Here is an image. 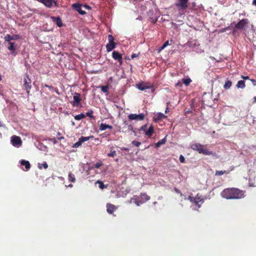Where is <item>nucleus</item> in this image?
Masks as SVG:
<instances>
[{"instance_id":"nucleus-1","label":"nucleus","mask_w":256,"mask_h":256,"mask_svg":"<svg viewBox=\"0 0 256 256\" xmlns=\"http://www.w3.org/2000/svg\"><path fill=\"white\" fill-rule=\"evenodd\" d=\"M244 191L236 188H224L220 193L222 198L227 200L240 199L244 197Z\"/></svg>"},{"instance_id":"nucleus-2","label":"nucleus","mask_w":256,"mask_h":256,"mask_svg":"<svg viewBox=\"0 0 256 256\" xmlns=\"http://www.w3.org/2000/svg\"><path fill=\"white\" fill-rule=\"evenodd\" d=\"M190 148L204 155H212L213 152L206 148V145H202L199 143H194L190 144Z\"/></svg>"},{"instance_id":"nucleus-3","label":"nucleus","mask_w":256,"mask_h":256,"mask_svg":"<svg viewBox=\"0 0 256 256\" xmlns=\"http://www.w3.org/2000/svg\"><path fill=\"white\" fill-rule=\"evenodd\" d=\"M188 199L192 203L194 204L196 206H198V208L200 207V205L204 202V200L202 198V196H199L198 194L195 196H189Z\"/></svg>"},{"instance_id":"nucleus-4","label":"nucleus","mask_w":256,"mask_h":256,"mask_svg":"<svg viewBox=\"0 0 256 256\" xmlns=\"http://www.w3.org/2000/svg\"><path fill=\"white\" fill-rule=\"evenodd\" d=\"M175 6L180 10H184L188 6V0H177Z\"/></svg>"},{"instance_id":"nucleus-5","label":"nucleus","mask_w":256,"mask_h":256,"mask_svg":"<svg viewBox=\"0 0 256 256\" xmlns=\"http://www.w3.org/2000/svg\"><path fill=\"white\" fill-rule=\"evenodd\" d=\"M74 100L70 102V104L74 107L81 106L80 102L82 101L81 96L80 94L75 92L73 97Z\"/></svg>"},{"instance_id":"nucleus-6","label":"nucleus","mask_w":256,"mask_h":256,"mask_svg":"<svg viewBox=\"0 0 256 256\" xmlns=\"http://www.w3.org/2000/svg\"><path fill=\"white\" fill-rule=\"evenodd\" d=\"M249 22L248 19L244 18L238 22L234 26L236 29L243 30L247 26Z\"/></svg>"},{"instance_id":"nucleus-7","label":"nucleus","mask_w":256,"mask_h":256,"mask_svg":"<svg viewBox=\"0 0 256 256\" xmlns=\"http://www.w3.org/2000/svg\"><path fill=\"white\" fill-rule=\"evenodd\" d=\"M11 142L14 146L19 147L22 144L20 138L18 136H13L11 138Z\"/></svg>"},{"instance_id":"nucleus-8","label":"nucleus","mask_w":256,"mask_h":256,"mask_svg":"<svg viewBox=\"0 0 256 256\" xmlns=\"http://www.w3.org/2000/svg\"><path fill=\"white\" fill-rule=\"evenodd\" d=\"M138 202H140L139 206L148 200H150V197L149 196H148L146 193L144 192L140 193V196H138Z\"/></svg>"},{"instance_id":"nucleus-9","label":"nucleus","mask_w":256,"mask_h":256,"mask_svg":"<svg viewBox=\"0 0 256 256\" xmlns=\"http://www.w3.org/2000/svg\"><path fill=\"white\" fill-rule=\"evenodd\" d=\"M24 89L26 90L28 94H29L30 90L32 88V86L31 80L28 75L26 76V78L24 79Z\"/></svg>"},{"instance_id":"nucleus-10","label":"nucleus","mask_w":256,"mask_h":256,"mask_svg":"<svg viewBox=\"0 0 256 256\" xmlns=\"http://www.w3.org/2000/svg\"><path fill=\"white\" fill-rule=\"evenodd\" d=\"M128 119L130 120H144V115L143 114H130L128 116Z\"/></svg>"},{"instance_id":"nucleus-11","label":"nucleus","mask_w":256,"mask_h":256,"mask_svg":"<svg viewBox=\"0 0 256 256\" xmlns=\"http://www.w3.org/2000/svg\"><path fill=\"white\" fill-rule=\"evenodd\" d=\"M112 57L114 60H118L120 65L122 64V55L118 52L114 51L112 53Z\"/></svg>"},{"instance_id":"nucleus-12","label":"nucleus","mask_w":256,"mask_h":256,"mask_svg":"<svg viewBox=\"0 0 256 256\" xmlns=\"http://www.w3.org/2000/svg\"><path fill=\"white\" fill-rule=\"evenodd\" d=\"M37 1L42 2L48 8H52L53 4L56 6V2L55 0H36Z\"/></svg>"},{"instance_id":"nucleus-13","label":"nucleus","mask_w":256,"mask_h":256,"mask_svg":"<svg viewBox=\"0 0 256 256\" xmlns=\"http://www.w3.org/2000/svg\"><path fill=\"white\" fill-rule=\"evenodd\" d=\"M82 5L78 3H74L72 4V7L78 12L80 14L84 15L86 14V12L82 10Z\"/></svg>"},{"instance_id":"nucleus-14","label":"nucleus","mask_w":256,"mask_h":256,"mask_svg":"<svg viewBox=\"0 0 256 256\" xmlns=\"http://www.w3.org/2000/svg\"><path fill=\"white\" fill-rule=\"evenodd\" d=\"M51 18L52 19V21L54 22L58 27L62 26L63 24L60 17L52 16Z\"/></svg>"},{"instance_id":"nucleus-15","label":"nucleus","mask_w":256,"mask_h":256,"mask_svg":"<svg viewBox=\"0 0 256 256\" xmlns=\"http://www.w3.org/2000/svg\"><path fill=\"white\" fill-rule=\"evenodd\" d=\"M116 208V206L112 204H106V211L110 214H112Z\"/></svg>"},{"instance_id":"nucleus-16","label":"nucleus","mask_w":256,"mask_h":256,"mask_svg":"<svg viewBox=\"0 0 256 256\" xmlns=\"http://www.w3.org/2000/svg\"><path fill=\"white\" fill-rule=\"evenodd\" d=\"M8 50L10 51V52L12 54L16 55V46L14 42H8Z\"/></svg>"},{"instance_id":"nucleus-17","label":"nucleus","mask_w":256,"mask_h":256,"mask_svg":"<svg viewBox=\"0 0 256 256\" xmlns=\"http://www.w3.org/2000/svg\"><path fill=\"white\" fill-rule=\"evenodd\" d=\"M4 38L6 41L8 42H12L11 40H16L18 38V35H14L13 36H10V34H6Z\"/></svg>"},{"instance_id":"nucleus-18","label":"nucleus","mask_w":256,"mask_h":256,"mask_svg":"<svg viewBox=\"0 0 256 256\" xmlns=\"http://www.w3.org/2000/svg\"><path fill=\"white\" fill-rule=\"evenodd\" d=\"M116 42H112V43L108 42L106 46V50L108 52H110L112 51L113 49H114L116 48Z\"/></svg>"},{"instance_id":"nucleus-19","label":"nucleus","mask_w":256,"mask_h":256,"mask_svg":"<svg viewBox=\"0 0 256 256\" xmlns=\"http://www.w3.org/2000/svg\"><path fill=\"white\" fill-rule=\"evenodd\" d=\"M136 87L140 90H144L146 89H149L150 88V86H145L143 83L136 84Z\"/></svg>"},{"instance_id":"nucleus-20","label":"nucleus","mask_w":256,"mask_h":256,"mask_svg":"<svg viewBox=\"0 0 256 256\" xmlns=\"http://www.w3.org/2000/svg\"><path fill=\"white\" fill-rule=\"evenodd\" d=\"M139 202H138V196H134L132 198H130V200L129 201L130 204L134 203L137 206H140Z\"/></svg>"},{"instance_id":"nucleus-21","label":"nucleus","mask_w":256,"mask_h":256,"mask_svg":"<svg viewBox=\"0 0 256 256\" xmlns=\"http://www.w3.org/2000/svg\"><path fill=\"white\" fill-rule=\"evenodd\" d=\"M106 128H109L110 130H112V126L108 124H105L102 123L100 126V130H104Z\"/></svg>"},{"instance_id":"nucleus-22","label":"nucleus","mask_w":256,"mask_h":256,"mask_svg":"<svg viewBox=\"0 0 256 256\" xmlns=\"http://www.w3.org/2000/svg\"><path fill=\"white\" fill-rule=\"evenodd\" d=\"M20 164L22 166H24L26 170H29L30 168V164L28 161L25 160H22L20 161Z\"/></svg>"},{"instance_id":"nucleus-23","label":"nucleus","mask_w":256,"mask_h":256,"mask_svg":"<svg viewBox=\"0 0 256 256\" xmlns=\"http://www.w3.org/2000/svg\"><path fill=\"white\" fill-rule=\"evenodd\" d=\"M154 132V128L152 126H150L148 129L146 131L145 134L148 137L152 136Z\"/></svg>"},{"instance_id":"nucleus-24","label":"nucleus","mask_w":256,"mask_h":256,"mask_svg":"<svg viewBox=\"0 0 256 256\" xmlns=\"http://www.w3.org/2000/svg\"><path fill=\"white\" fill-rule=\"evenodd\" d=\"M236 86L238 88H244L246 86L244 81L242 80L238 81Z\"/></svg>"},{"instance_id":"nucleus-25","label":"nucleus","mask_w":256,"mask_h":256,"mask_svg":"<svg viewBox=\"0 0 256 256\" xmlns=\"http://www.w3.org/2000/svg\"><path fill=\"white\" fill-rule=\"evenodd\" d=\"M68 180L69 182H76V178L74 175L72 174V172H70L68 175Z\"/></svg>"},{"instance_id":"nucleus-26","label":"nucleus","mask_w":256,"mask_h":256,"mask_svg":"<svg viewBox=\"0 0 256 256\" xmlns=\"http://www.w3.org/2000/svg\"><path fill=\"white\" fill-rule=\"evenodd\" d=\"M86 117V115L82 113H81L80 114L76 115L74 116V119L77 120H80Z\"/></svg>"},{"instance_id":"nucleus-27","label":"nucleus","mask_w":256,"mask_h":256,"mask_svg":"<svg viewBox=\"0 0 256 256\" xmlns=\"http://www.w3.org/2000/svg\"><path fill=\"white\" fill-rule=\"evenodd\" d=\"M94 138V136H81L79 139L82 143L84 142L90 140L91 138Z\"/></svg>"},{"instance_id":"nucleus-28","label":"nucleus","mask_w":256,"mask_h":256,"mask_svg":"<svg viewBox=\"0 0 256 256\" xmlns=\"http://www.w3.org/2000/svg\"><path fill=\"white\" fill-rule=\"evenodd\" d=\"M96 183L99 184V188L102 190L107 188V186L104 185L103 182L100 180H98Z\"/></svg>"},{"instance_id":"nucleus-29","label":"nucleus","mask_w":256,"mask_h":256,"mask_svg":"<svg viewBox=\"0 0 256 256\" xmlns=\"http://www.w3.org/2000/svg\"><path fill=\"white\" fill-rule=\"evenodd\" d=\"M232 84V82L230 80H227L225 82V84H224V88L226 90L229 89L230 87L231 86Z\"/></svg>"},{"instance_id":"nucleus-30","label":"nucleus","mask_w":256,"mask_h":256,"mask_svg":"<svg viewBox=\"0 0 256 256\" xmlns=\"http://www.w3.org/2000/svg\"><path fill=\"white\" fill-rule=\"evenodd\" d=\"M228 173V171H226V170H216V176H221L223 174H227Z\"/></svg>"},{"instance_id":"nucleus-31","label":"nucleus","mask_w":256,"mask_h":256,"mask_svg":"<svg viewBox=\"0 0 256 256\" xmlns=\"http://www.w3.org/2000/svg\"><path fill=\"white\" fill-rule=\"evenodd\" d=\"M94 112L92 110H88L87 112L86 113V116L92 118L94 119V117L92 115Z\"/></svg>"},{"instance_id":"nucleus-32","label":"nucleus","mask_w":256,"mask_h":256,"mask_svg":"<svg viewBox=\"0 0 256 256\" xmlns=\"http://www.w3.org/2000/svg\"><path fill=\"white\" fill-rule=\"evenodd\" d=\"M182 82L186 84V86H188L192 82V80L190 78H183L182 80Z\"/></svg>"},{"instance_id":"nucleus-33","label":"nucleus","mask_w":256,"mask_h":256,"mask_svg":"<svg viewBox=\"0 0 256 256\" xmlns=\"http://www.w3.org/2000/svg\"><path fill=\"white\" fill-rule=\"evenodd\" d=\"M42 168H44V169H46L48 168V164L46 162H44L42 164H38V168L42 169Z\"/></svg>"},{"instance_id":"nucleus-34","label":"nucleus","mask_w":256,"mask_h":256,"mask_svg":"<svg viewBox=\"0 0 256 256\" xmlns=\"http://www.w3.org/2000/svg\"><path fill=\"white\" fill-rule=\"evenodd\" d=\"M101 90L102 92L104 93H108V86H102L100 87Z\"/></svg>"},{"instance_id":"nucleus-35","label":"nucleus","mask_w":256,"mask_h":256,"mask_svg":"<svg viewBox=\"0 0 256 256\" xmlns=\"http://www.w3.org/2000/svg\"><path fill=\"white\" fill-rule=\"evenodd\" d=\"M116 155V152L115 150H110V152L108 154L109 157H114Z\"/></svg>"},{"instance_id":"nucleus-36","label":"nucleus","mask_w":256,"mask_h":256,"mask_svg":"<svg viewBox=\"0 0 256 256\" xmlns=\"http://www.w3.org/2000/svg\"><path fill=\"white\" fill-rule=\"evenodd\" d=\"M82 142L79 139V140H78V142H76V143L74 144V145L73 147H74V148H78V147H79L80 146H81V145H82Z\"/></svg>"},{"instance_id":"nucleus-37","label":"nucleus","mask_w":256,"mask_h":256,"mask_svg":"<svg viewBox=\"0 0 256 256\" xmlns=\"http://www.w3.org/2000/svg\"><path fill=\"white\" fill-rule=\"evenodd\" d=\"M108 40L109 42L112 43L114 42V38L113 36L111 34L108 36Z\"/></svg>"},{"instance_id":"nucleus-38","label":"nucleus","mask_w":256,"mask_h":256,"mask_svg":"<svg viewBox=\"0 0 256 256\" xmlns=\"http://www.w3.org/2000/svg\"><path fill=\"white\" fill-rule=\"evenodd\" d=\"M158 119H162V118H166V116H165L164 114H162V113H159L158 114Z\"/></svg>"},{"instance_id":"nucleus-39","label":"nucleus","mask_w":256,"mask_h":256,"mask_svg":"<svg viewBox=\"0 0 256 256\" xmlns=\"http://www.w3.org/2000/svg\"><path fill=\"white\" fill-rule=\"evenodd\" d=\"M165 140L164 139H162L160 140L159 142H158L156 144V146H160V145L162 144H164L165 143Z\"/></svg>"},{"instance_id":"nucleus-40","label":"nucleus","mask_w":256,"mask_h":256,"mask_svg":"<svg viewBox=\"0 0 256 256\" xmlns=\"http://www.w3.org/2000/svg\"><path fill=\"white\" fill-rule=\"evenodd\" d=\"M132 144L136 146H139L141 144L140 142L136 140H133Z\"/></svg>"},{"instance_id":"nucleus-41","label":"nucleus","mask_w":256,"mask_h":256,"mask_svg":"<svg viewBox=\"0 0 256 256\" xmlns=\"http://www.w3.org/2000/svg\"><path fill=\"white\" fill-rule=\"evenodd\" d=\"M102 165V163L101 162H96L94 166V167L96 168H99Z\"/></svg>"},{"instance_id":"nucleus-42","label":"nucleus","mask_w":256,"mask_h":256,"mask_svg":"<svg viewBox=\"0 0 256 256\" xmlns=\"http://www.w3.org/2000/svg\"><path fill=\"white\" fill-rule=\"evenodd\" d=\"M179 160L182 163H184L185 162L184 157L182 155H180Z\"/></svg>"},{"instance_id":"nucleus-43","label":"nucleus","mask_w":256,"mask_h":256,"mask_svg":"<svg viewBox=\"0 0 256 256\" xmlns=\"http://www.w3.org/2000/svg\"><path fill=\"white\" fill-rule=\"evenodd\" d=\"M49 140L52 142H53L54 144H56L58 143V141L56 140V138H50L48 139Z\"/></svg>"},{"instance_id":"nucleus-44","label":"nucleus","mask_w":256,"mask_h":256,"mask_svg":"<svg viewBox=\"0 0 256 256\" xmlns=\"http://www.w3.org/2000/svg\"><path fill=\"white\" fill-rule=\"evenodd\" d=\"M60 132H58V134H57V138L59 140H64V138L62 136H60Z\"/></svg>"},{"instance_id":"nucleus-45","label":"nucleus","mask_w":256,"mask_h":256,"mask_svg":"<svg viewBox=\"0 0 256 256\" xmlns=\"http://www.w3.org/2000/svg\"><path fill=\"white\" fill-rule=\"evenodd\" d=\"M174 190L176 192L177 194H180L181 196H182V194L181 192L180 191V190L179 189H178V188H174Z\"/></svg>"},{"instance_id":"nucleus-46","label":"nucleus","mask_w":256,"mask_h":256,"mask_svg":"<svg viewBox=\"0 0 256 256\" xmlns=\"http://www.w3.org/2000/svg\"><path fill=\"white\" fill-rule=\"evenodd\" d=\"M140 53H138V54H132L131 55V58L134 59V58L138 57L140 55Z\"/></svg>"},{"instance_id":"nucleus-47","label":"nucleus","mask_w":256,"mask_h":256,"mask_svg":"<svg viewBox=\"0 0 256 256\" xmlns=\"http://www.w3.org/2000/svg\"><path fill=\"white\" fill-rule=\"evenodd\" d=\"M44 86L48 88L50 90H54V88L52 86H50L46 84H44Z\"/></svg>"},{"instance_id":"nucleus-48","label":"nucleus","mask_w":256,"mask_h":256,"mask_svg":"<svg viewBox=\"0 0 256 256\" xmlns=\"http://www.w3.org/2000/svg\"><path fill=\"white\" fill-rule=\"evenodd\" d=\"M250 80L252 82L253 86H256V80L254 79H250Z\"/></svg>"},{"instance_id":"nucleus-49","label":"nucleus","mask_w":256,"mask_h":256,"mask_svg":"<svg viewBox=\"0 0 256 256\" xmlns=\"http://www.w3.org/2000/svg\"><path fill=\"white\" fill-rule=\"evenodd\" d=\"M146 125H144V126H142L140 128V130H142L144 131V132H146Z\"/></svg>"},{"instance_id":"nucleus-50","label":"nucleus","mask_w":256,"mask_h":256,"mask_svg":"<svg viewBox=\"0 0 256 256\" xmlns=\"http://www.w3.org/2000/svg\"><path fill=\"white\" fill-rule=\"evenodd\" d=\"M86 9H87V10H91V7L90 6H89L88 5H87V4H84V5L83 6Z\"/></svg>"},{"instance_id":"nucleus-51","label":"nucleus","mask_w":256,"mask_h":256,"mask_svg":"<svg viewBox=\"0 0 256 256\" xmlns=\"http://www.w3.org/2000/svg\"><path fill=\"white\" fill-rule=\"evenodd\" d=\"M242 78L244 80H250L249 77L248 76H242Z\"/></svg>"},{"instance_id":"nucleus-52","label":"nucleus","mask_w":256,"mask_h":256,"mask_svg":"<svg viewBox=\"0 0 256 256\" xmlns=\"http://www.w3.org/2000/svg\"><path fill=\"white\" fill-rule=\"evenodd\" d=\"M168 44V42L167 41V42H166L164 44V45H163V46H162V48H165V47L167 46V44Z\"/></svg>"},{"instance_id":"nucleus-53","label":"nucleus","mask_w":256,"mask_h":256,"mask_svg":"<svg viewBox=\"0 0 256 256\" xmlns=\"http://www.w3.org/2000/svg\"><path fill=\"white\" fill-rule=\"evenodd\" d=\"M54 90L58 94H59V92H58V90L57 88H54V90Z\"/></svg>"},{"instance_id":"nucleus-54","label":"nucleus","mask_w":256,"mask_h":256,"mask_svg":"<svg viewBox=\"0 0 256 256\" xmlns=\"http://www.w3.org/2000/svg\"><path fill=\"white\" fill-rule=\"evenodd\" d=\"M122 150H126V151H128V148H122Z\"/></svg>"},{"instance_id":"nucleus-55","label":"nucleus","mask_w":256,"mask_h":256,"mask_svg":"<svg viewBox=\"0 0 256 256\" xmlns=\"http://www.w3.org/2000/svg\"><path fill=\"white\" fill-rule=\"evenodd\" d=\"M252 4L253 5L256 6V0H253Z\"/></svg>"},{"instance_id":"nucleus-56","label":"nucleus","mask_w":256,"mask_h":256,"mask_svg":"<svg viewBox=\"0 0 256 256\" xmlns=\"http://www.w3.org/2000/svg\"><path fill=\"white\" fill-rule=\"evenodd\" d=\"M236 32V30H234L233 31H232V34H234Z\"/></svg>"},{"instance_id":"nucleus-57","label":"nucleus","mask_w":256,"mask_h":256,"mask_svg":"<svg viewBox=\"0 0 256 256\" xmlns=\"http://www.w3.org/2000/svg\"><path fill=\"white\" fill-rule=\"evenodd\" d=\"M68 186L69 187H72L73 185L72 184H70L68 185Z\"/></svg>"},{"instance_id":"nucleus-58","label":"nucleus","mask_w":256,"mask_h":256,"mask_svg":"<svg viewBox=\"0 0 256 256\" xmlns=\"http://www.w3.org/2000/svg\"><path fill=\"white\" fill-rule=\"evenodd\" d=\"M2 80V76L0 75V81H1Z\"/></svg>"},{"instance_id":"nucleus-59","label":"nucleus","mask_w":256,"mask_h":256,"mask_svg":"<svg viewBox=\"0 0 256 256\" xmlns=\"http://www.w3.org/2000/svg\"><path fill=\"white\" fill-rule=\"evenodd\" d=\"M168 108H166V112H167Z\"/></svg>"},{"instance_id":"nucleus-60","label":"nucleus","mask_w":256,"mask_h":256,"mask_svg":"<svg viewBox=\"0 0 256 256\" xmlns=\"http://www.w3.org/2000/svg\"><path fill=\"white\" fill-rule=\"evenodd\" d=\"M180 84L179 82L177 83V84H176L177 86H178Z\"/></svg>"},{"instance_id":"nucleus-61","label":"nucleus","mask_w":256,"mask_h":256,"mask_svg":"<svg viewBox=\"0 0 256 256\" xmlns=\"http://www.w3.org/2000/svg\"><path fill=\"white\" fill-rule=\"evenodd\" d=\"M255 100H256V96L254 98Z\"/></svg>"}]
</instances>
